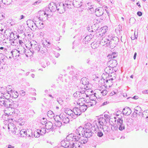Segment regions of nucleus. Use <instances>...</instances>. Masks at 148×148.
Returning a JSON list of instances; mask_svg holds the SVG:
<instances>
[{
  "mask_svg": "<svg viewBox=\"0 0 148 148\" xmlns=\"http://www.w3.org/2000/svg\"><path fill=\"white\" fill-rule=\"evenodd\" d=\"M92 38V36L91 34L86 36L83 39V42L85 44L88 43V41H90Z\"/></svg>",
  "mask_w": 148,
  "mask_h": 148,
  "instance_id": "nucleus-25",
  "label": "nucleus"
},
{
  "mask_svg": "<svg viewBox=\"0 0 148 148\" xmlns=\"http://www.w3.org/2000/svg\"><path fill=\"white\" fill-rule=\"evenodd\" d=\"M57 117H59L62 122L65 124L68 123L69 121V117L66 116L64 115L60 114V115H56Z\"/></svg>",
  "mask_w": 148,
  "mask_h": 148,
  "instance_id": "nucleus-6",
  "label": "nucleus"
},
{
  "mask_svg": "<svg viewBox=\"0 0 148 148\" xmlns=\"http://www.w3.org/2000/svg\"><path fill=\"white\" fill-rule=\"evenodd\" d=\"M57 101L58 102V103H59V104H60L61 105H62V104L63 103V101L60 98H58L57 99Z\"/></svg>",
  "mask_w": 148,
  "mask_h": 148,
  "instance_id": "nucleus-50",
  "label": "nucleus"
},
{
  "mask_svg": "<svg viewBox=\"0 0 148 148\" xmlns=\"http://www.w3.org/2000/svg\"><path fill=\"white\" fill-rule=\"evenodd\" d=\"M134 112L132 113V116L133 117L134 116H137V115H140L142 114V110L141 108L139 106H137L134 108Z\"/></svg>",
  "mask_w": 148,
  "mask_h": 148,
  "instance_id": "nucleus-7",
  "label": "nucleus"
},
{
  "mask_svg": "<svg viewBox=\"0 0 148 148\" xmlns=\"http://www.w3.org/2000/svg\"><path fill=\"white\" fill-rule=\"evenodd\" d=\"M86 101L84 100L83 102H85V104L86 106H87V108H88V107H89L90 106H92V104L91 103V102L90 101L87 102V100H86Z\"/></svg>",
  "mask_w": 148,
  "mask_h": 148,
  "instance_id": "nucleus-44",
  "label": "nucleus"
},
{
  "mask_svg": "<svg viewBox=\"0 0 148 148\" xmlns=\"http://www.w3.org/2000/svg\"><path fill=\"white\" fill-rule=\"evenodd\" d=\"M0 97H1L0 98V105L2 106H4L5 107L6 104L5 102L6 99L5 100L4 98L2 96H1Z\"/></svg>",
  "mask_w": 148,
  "mask_h": 148,
  "instance_id": "nucleus-39",
  "label": "nucleus"
},
{
  "mask_svg": "<svg viewBox=\"0 0 148 148\" xmlns=\"http://www.w3.org/2000/svg\"><path fill=\"white\" fill-rule=\"evenodd\" d=\"M92 96H94V98L92 100H90V101L91 102V103L92 104V106L95 105L97 102L96 101L97 97H96L95 94H92Z\"/></svg>",
  "mask_w": 148,
  "mask_h": 148,
  "instance_id": "nucleus-40",
  "label": "nucleus"
},
{
  "mask_svg": "<svg viewBox=\"0 0 148 148\" xmlns=\"http://www.w3.org/2000/svg\"><path fill=\"white\" fill-rule=\"evenodd\" d=\"M68 141L66 142L64 146L65 148H73L74 147V141H69L67 140Z\"/></svg>",
  "mask_w": 148,
  "mask_h": 148,
  "instance_id": "nucleus-24",
  "label": "nucleus"
},
{
  "mask_svg": "<svg viewBox=\"0 0 148 148\" xmlns=\"http://www.w3.org/2000/svg\"><path fill=\"white\" fill-rule=\"evenodd\" d=\"M46 128H41L40 129H38V131H39L41 135L45 134L46 132Z\"/></svg>",
  "mask_w": 148,
  "mask_h": 148,
  "instance_id": "nucleus-41",
  "label": "nucleus"
},
{
  "mask_svg": "<svg viewBox=\"0 0 148 148\" xmlns=\"http://www.w3.org/2000/svg\"><path fill=\"white\" fill-rule=\"evenodd\" d=\"M110 41L111 42H112L116 45L118 44L119 41V40L117 37L114 36Z\"/></svg>",
  "mask_w": 148,
  "mask_h": 148,
  "instance_id": "nucleus-32",
  "label": "nucleus"
},
{
  "mask_svg": "<svg viewBox=\"0 0 148 148\" xmlns=\"http://www.w3.org/2000/svg\"><path fill=\"white\" fill-rule=\"evenodd\" d=\"M91 47L93 49H95L97 47V44L95 43L94 42H92L91 43Z\"/></svg>",
  "mask_w": 148,
  "mask_h": 148,
  "instance_id": "nucleus-52",
  "label": "nucleus"
},
{
  "mask_svg": "<svg viewBox=\"0 0 148 148\" xmlns=\"http://www.w3.org/2000/svg\"><path fill=\"white\" fill-rule=\"evenodd\" d=\"M73 4L74 7L79 8L82 5V0H73Z\"/></svg>",
  "mask_w": 148,
  "mask_h": 148,
  "instance_id": "nucleus-17",
  "label": "nucleus"
},
{
  "mask_svg": "<svg viewBox=\"0 0 148 148\" xmlns=\"http://www.w3.org/2000/svg\"><path fill=\"white\" fill-rule=\"evenodd\" d=\"M91 62V61L90 58H88L86 60V63L87 64H89Z\"/></svg>",
  "mask_w": 148,
  "mask_h": 148,
  "instance_id": "nucleus-64",
  "label": "nucleus"
},
{
  "mask_svg": "<svg viewBox=\"0 0 148 148\" xmlns=\"http://www.w3.org/2000/svg\"><path fill=\"white\" fill-rule=\"evenodd\" d=\"M96 121H94L92 124L90 123H87L85 124L84 127L86 132V138H90L94 134L92 131L95 127H97V125H96Z\"/></svg>",
  "mask_w": 148,
  "mask_h": 148,
  "instance_id": "nucleus-1",
  "label": "nucleus"
},
{
  "mask_svg": "<svg viewBox=\"0 0 148 148\" xmlns=\"http://www.w3.org/2000/svg\"><path fill=\"white\" fill-rule=\"evenodd\" d=\"M53 117L55 121V126L58 127H60L62 125V121H59V117H57L56 116H55V115L53 116Z\"/></svg>",
  "mask_w": 148,
  "mask_h": 148,
  "instance_id": "nucleus-18",
  "label": "nucleus"
},
{
  "mask_svg": "<svg viewBox=\"0 0 148 148\" xmlns=\"http://www.w3.org/2000/svg\"><path fill=\"white\" fill-rule=\"evenodd\" d=\"M114 36V35L111 34H109L108 36V37L106 40V41H104V42L106 43V44H108V45H111L112 42H111L110 41L112 40V38H113Z\"/></svg>",
  "mask_w": 148,
  "mask_h": 148,
  "instance_id": "nucleus-20",
  "label": "nucleus"
},
{
  "mask_svg": "<svg viewBox=\"0 0 148 148\" xmlns=\"http://www.w3.org/2000/svg\"><path fill=\"white\" fill-rule=\"evenodd\" d=\"M86 138V139H85V140L83 139V140H82L81 141H80V143H81V145H83V144H85L87 143V142L88 141V138Z\"/></svg>",
  "mask_w": 148,
  "mask_h": 148,
  "instance_id": "nucleus-55",
  "label": "nucleus"
},
{
  "mask_svg": "<svg viewBox=\"0 0 148 148\" xmlns=\"http://www.w3.org/2000/svg\"><path fill=\"white\" fill-rule=\"evenodd\" d=\"M41 2V0H38L34 2V5H38Z\"/></svg>",
  "mask_w": 148,
  "mask_h": 148,
  "instance_id": "nucleus-63",
  "label": "nucleus"
},
{
  "mask_svg": "<svg viewBox=\"0 0 148 148\" xmlns=\"http://www.w3.org/2000/svg\"><path fill=\"white\" fill-rule=\"evenodd\" d=\"M27 99V101L29 103H32L33 102V100H36V98L35 97H29Z\"/></svg>",
  "mask_w": 148,
  "mask_h": 148,
  "instance_id": "nucleus-45",
  "label": "nucleus"
},
{
  "mask_svg": "<svg viewBox=\"0 0 148 148\" xmlns=\"http://www.w3.org/2000/svg\"><path fill=\"white\" fill-rule=\"evenodd\" d=\"M135 117V121L138 124H143L144 121L145 120V119L142 117L140 116V115H137V116H134Z\"/></svg>",
  "mask_w": 148,
  "mask_h": 148,
  "instance_id": "nucleus-13",
  "label": "nucleus"
},
{
  "mask_svg": "<svg viewBox=\"0 0 148 148\" xmlns=\"http://www.w3.org/2000/svg\"><path fill=\"white\" fill-rule=\"evenodd\" d=\"M80 83L83 85L86 86V88H88V85H89V82L88 80L86 77H83L82 78L80 81Z\"/></svg>",
  "mask_w": 148,
  "mask_h": 148,
  "instance_id": "nucleus-19",
  "label": "nucleus"
},
{
  "mask_svg": "<svg viewBox=\"0 0 148 148\" xmlns=\"http://www.w3.org/2000/svg\"><path fill=\"white\" fill-rule=\"evenodd\" d=\"M5 105V107L7 108H10L11 106V104L12 103L13 101L11 99H6Z\"/></svg>",
  "mask_w": 148,
  "mask_h": 148,
  "instance_id": "nucleus-26",
  "label": "nucleus"
},
{
  "mask_svg": "<svg viewBox=\"0 0 148 148\" xmlns=\"http://www.w3.org/2000/svg\"><path fill=\"white\" fill-rule=\"evenodd\" d=\"M96 121V125L98 123L100 125L103 126L106 124L107 121L106 119L103 117L99 118L98 121Z\"/></svg>",
  "mask_w": 148,
  "mask_h": 148,
  "instance_id": "nucleus-15",
  "label": "nucleus"
},
{
  "mask_svg": "<svg viewBox=\"0 0 148 148\" xmlns=\"http://www.w3.org/2000/svg\"><path fill=\"white\" fill-rule=\"evenodd\" d=\"M142 116L144 119L148 118V110L144 111L142 113Z\"/></svg>",
  "mask_w": 148,
  "mask_h": 148,
  "instance_id": "nucleus-34",
  "label": "nucleus"
},
{
  "mask_svg": "<svg viewBox=\"0 0 148 148\" xmlns=\"http://www.w3.org/2000/svg\"><path fill=\"white\" fill-rule=\"evenodd\" d=\"M6 29V24L5 23H0V30L1 32L3 30L5 31Z\"/></svg>",
  "mask_w": 148,
  "mask_h": 148,
  "instance_id": "nucleus-33",
  "label": "nucleus"
},
{
  "mask_svg": "<svg viewBox=\"0 0 148 148\" xmlns=\"http://www.w3.org/2000/svg\"><path fill=\"white\" fill-rule=\"evenodd\" d=\"M80 96L79 97H81V99H84L85 97H88V95L86 94H81L79 95Z\"/></svg>",
  "mask_w": 148,
  "mask_h": 148,
  "instance_id": "nucleus-54",
  "label": "nucleus"
},
{
  "mask_svg": "<svg viewBox=\"0 0 148 148\" xmlns=\"http://www.w3.org/2000/svg\"><path fill=\"white\" fill-rule=\"evenodd\" d=\"M18 105V103L17 101H13L12 103L11 104V109H16Z\"/></svg>",
  "mask_w": 148,
  "mask_h": 148,
  "instance_id": "nucleus-37",
  "label": "nucleus"
},
{
  "mask_svg": "<svg viewBox=\"0 0 148 148\" xmlns=\"http://www.w3.org/2000/svg\"><path fill=\"white\" fill-rule=\"evenodd\" d=\"M46 10L45 11L40 10L39 11V14L40 15V16L38 18V19H39V21H43L44 18L45 17L47 18V16L48 15V14H47L45 12Z\"/></svg>",
  "mask_w": 148,
  "mask_h": 148,
  "instance_id": "nucleus-10",
  "label": "nucleus"
},
{
  "mask_svg": "<svg viewBox=\"0 0 148 148\" xmlns=\"http://www.w3.org/2000/svg\"><path fill=\"white\" fill-rule=\"evenodd\" d=\"M79 108L82 112H84L87 109V106H86L85 103L83 102L82 103H79Z\"/></svg>",
  "mask_w": 148,
  "mask_h": 148,
  "instance_id": "nucleus-27",
  "label": "nucleus"
},
{
  "mask_svg": "<svg viewBox=\"0 0 148 148\" xmlns=\"http://www.w3.org/2000/svg\"><path fill=\"white\" fill-rule=\"evenodd\" d=\"M44 27V24L42 22H41V23L39 26H37V27L38 29H42Z\"/></svg>",
  "mask_w": 148,
  "mask_h": 148,
  "instance_id": "nucleus-53",
  "label": "nucleus"
},
{
  "mask_svg": "<svg viewBox=\"0 0 148 148\" xmlns=\"http://www.w3.org/2000/svg\"><path fill=\"white\" fill-rule=\"evenodd\" d=\"M103 131V128L100 126L99 127L97 125V127L95 128L94 129L93 132L97 134L98 136L101 137L103 136V133L102 131Z\"/></svg>",
  "mask_w": 148,
  "mask_h": 148,
  "instance_id": "nucleus-5",
  "label": "nucleus"
},
{
  "mask_svg": "<svg viewBox=\"0 0 148 148\" xmlns=\"http://www.w3.org/2000/svg\"><path fill=\"white\" fill-rule=\"evenodd\" d=\"M77 87L78 88H80L81 90L80 91L78 92V93L79 95H80L81 94H86L85 93V90H86L85 88H81L80 86H79V85L78 86H77Z\"/></svg>",
  "mask_w": 148,
  "mask_h": 148,
  "instance_id": "nucleus-36",
  "label": "nucleus"
},
{
  "mask_svg": "<svg viewBox=\"0 0 148 148\" xmlns=\"http://www.w3.org/2000/svg\"><path fill=\"white\" fill-rule=\"evenodd\" d=\"M41 46L40 47V50H39V51H40V52L42 54L45 53L46 50V48H45L44 47L43 48H41Z\"/></svg>",
  "mask_w": 148,
  "mask_h": 148,
  "instance_id": "nucleus-56",
  "label": "nucleus"
},
{
  "mask_svg": "<svg viewBox=\"0 0 148 148\" xmlns=\"http://www.w3.org/2000/svg\"><path fill=\"white\" fill-rule=\"evenodd\" d=\"M12 86H8L7 87V92H10L11 93L12 92V89H11V87Z\"/></svg>",
  "mask_w": 148,
  "mask_h": 148,
  "instance_id": "nucleus-51",
  "label": "nucleus"
},
{
  "mask_svg": "<svg viewBox=\"0 0 148 148\" xmlns=\"http://www.w3.org/2000/svg\"><path fill=\"white\" fill-rule=\"evenodd\" d=\"M79 72L80 71L77 70H76L75 71H74L72 77L73 79H75V77L76 78V79H77V78L78 77Z\"/></svg>",
  "mask_w": 148,
  "mask_h": 148,
  "instance_id": "nucleus-38",
  "label": "nucleus"
},
{
  "mask_svg": "<svg viewBox=\"0 0 148 148\" xmlns=\"http://www.w3.org/2000/svg\"><path fill=\"white\" fill-rule=\"evenodd\" d=\"M108 27L106 26H104L101 28V36H103L102 38L105 36Z\"/></svg>",
  "mask_w": 148,
  "mask_h": 148,
  "instance_id": "nucleus-28",
  "label": "nucleus"
},
{
  "mask_svg": "<svg viewBox=\"0 0 148 148\" xmlns=\"http://www.w3.org/2000/svg\"><path fill=\"white\" fill-rule=\"evenodd\" d=\"M16 130V128H14V131H13V132H15L14 134L16 135H18V133H20V135L21 137H24L25 136H27V131H25L24 129H23L21 131L18 130L17 132V133L15 131Z\"/></svg>",
  "mask_w": 148,
  "mask_h": 148,
  "instance_id": "nucleus-11",
  "label": "nucleus"
},
{
  "mask_svg": "<svg viewBox=\"0 0 148 148\" xmlns=\"http://www.w3.org/2000/svg\"><path fill=\"white\" fill-rule=\"evenodd\" d=\"M4 55L2 53H0V60H3L4 59Z\"/></svg>",
  "mask_w": 148,
  "mask_h": 148,
  "instance_id": "nucleus-61",
  "label": "nucleus"
},
{
  "mask_svg": "<svg viewBox=\"0 0 148 148\" xmlns=\"http://www.w3.org/2000/svg\"><path fill=\"white\" fill-rule=\"evenodd\" d=\"M108 56L109 57V58H110L111 59H114L117 56L113 55V54H111V55H109Z\"/></svg>",
  "mask_w": 148,
  "mask_h": 148,
  "instance_id": "nucleus-62",
  "label": "nucleus"
},
{
  "mask_svg": "<svg viewBox=\"0 0 148 148\" xmlns=\"http://www.w3.org/2000/svg\"><path fill=\"white\" fill-rule=\"evenodd\" d=\"M110 77L109 76H107L106 77V79H103V81L105 85H107V84H108V82H110V79H109V78H110ZM111 83H112V81H111Z\"/></svg>",
  "mask_w": 148,
  "mask_h": 148,
  "instance_id": "nucleus-43",
  "label": "nucleus"
},
{
  "mask_svg": "<svg viewBox=\"0 0 148 148\" xmlns=\"http://www.w3.org/2000/svg\"><path fill=\"white\" fill-rule=\"evenodd\" d=\"M117 127L121 131H122L125 129V124L123 123V121L122 119H118L117 120Z\"/></svg>",
  "mask_w": 148,
  "mask_h": 148,
  "instance_id": "nucleus-8",
  "label": "nucleus"
},
{
  "mask_svg": "<svg viewBox=\"0 0 148 148\" xmlns=\"http://www.w3.org/2000/svg\"><path fill=\"white\" fill-rule=\"evenodd\" d=\"M117 64V62L114 59L110 60L108 62L107 65L111 68H114Z\"/></svg>",
  "mask_w": 148,
  "mask_h": 148,
  "instance_id": "nucleus-12",
  "label": "nucleus"
},
{
  "mask_svg": "<svg viewBox=\"0 0 148 148\" xmlns=\"http://www.w3.org/2000/svg\"><path fill=\"white\" fill-rule=\"evenodd\" d=\"M76 134H71L69 135L66 138V139L67 140H69V141H78V140L79 139L80 137L78 135H76Z\"/></svg>",
  "mask_w": 148,
  "mask_h": 148,
  "instance_id": "nucleus-2",
  "label": "nucleus"
},
{
  "mask_svg": "<svg viewBox=\"0 0 148 148\" xmlns=\"http://www.w3.org/2000/svg\"><path fill=\"white\" fill-rule=\"evenodd\" d=\"M57 10L58 11V12L60 14H62L65 12V10L64 9V10H60V8H57Z\"/></svg>",
  "mask_w": 148,
  "mask_h": 148,
  "instance_id": "nucleus-57",
  "label": "nucleus"
},
{
  "mask_svg": "<svg viewBox=\"0 0 148 148\" xmlns=\"http://www.w3.org/2000/svg\"><path fill=\"white\" fill-rule=\"evenodd\" d=\"M27 137H33L34 136H35V134H33L32 130H31L30 132H28V133L27 135Z\"/></svg>",
  "mask_w": 148,
  "mask_h": 148,
  "instance_id": "nucleus-48",
  "label": "nucleus"
},
{
  "mask_svg": "<svg viewBox=\"0 0 148 148\" xmlns=\"http://www.w3.org/2000/svg\"><path fill=\"white\" fill-rule=\"evenodd\" d=\"M46 128L47 130H53V124L51 122H49L47 123L45 125Z\"/></svg>",
  "mask_w": 148,
  "mask_h": 148,
  "instance_id": "nucleus-29",
  "label": "nucleus"
},
{
  "mask_svg": "<svg viewBox=\"0 0 148 148\" xmlns=\"http://www.w3.org/2000/svg\"><path fill=\"white\" fill-rule=\"evenodd\" d=\"M73 145H74V147H75V148H81L83 145H81L80 141H74Z\"/></svg>",
  "mask_w": 148,
  "mask_h": 148,
  "instance_id": "nucleus-30",
  "label": "nucleus"
},
{
  "mask_svg": "<svg viewBox=\"0 0 148 148\" xmlns=\"http://www.w3.org/2000/svg\"><path fill=\"white\" fill-rule=\"evenodd\" d=\"M11 96V94L9 92H4L2 96L4 98H5V99H10L9 98Z\"/></svg>",
  "mask_w": 148,
  "mask_h": 148,
  "instance_id": "nucleus-35",
  "label": "nucleus"
},
{
  "mask_svg": "<svg viewBox=\"0 0 148 148\" xmlns=\"http://www.w3.org/2000/svg\"><path fill=\"white\" fill-rule=\"evenodd\" d=\"M104 88L100 87L98 90L99 91V92L101 93L103 96H105L107 93L108 91L106 90V87L105 86H103Z\"/></svg>",
  "mask_w": 148,
  "mask_h": 148,
  "instance_id": "nucleus-23",
  "label": "nucleus"
},
{
  "mask_svg": "<svg viewBox=\"0 0 148 148\" xmlns=\"http://www.w3.org/2000/svg\"><path fill=\"white\" fill-rule=\"evenodd\" d=\"M10 54L12 57H13L15 60H18V58L20 56L18 51L16 49H13L11 51Z\"/></svg>",
  "mask_w": 148,
  "mask_h": 148,
  "instance_id": "nucleus-9",
  "label": "nucleus"
},
{
  "mask_svg": "<svg viewBox=\"0 0 148 148\" xmlns=\"http://www.w3.org/2000/svg\"><path fill=\"white\" fill-rule=\"evenodd\" d=\"M36 18H34L33 19V21H32L33 22H34V25H35V26L36 27H37V26H39V25L41 23V22H40L39 21H37L35 20Z\"/></svg>",
  "mask_w": 148,
  "mask_h": 148,
  "instance_id": "nucleus-42",
  "label": "nucleus"
},
{
  "mask_svg": "<svg viewBox=\"0 0 148 148\" xmlns=\"http://www.w3.org/2000/svg\"><path fill=\"white\" fill-rule=\"evenodd\" d=\"M18 51L19 53L20 54H23L25 53L26 52V49L23 47H22V50H21Z\"/></svg>",
  "mask_w": 148,
  "mask_h": 148,
  "instance_id": "nucleus-49",
  "label": "nucleus"
},
{
  "mask_svg": "<svg viewBox=\"0 0 148 148\" xmlns=\"http://www.w3.org/2000/svg\"><path fill=\"white\" fill-rule=\"evenodd\" d=\"M32 48L33 49V52H38L40 50V47H41L40 45H38L37 44H35L32 46V44H31Z\"/></svg>",
  "mask_w": 148,
  "mask_h": 148,
  "instance_id": "nucleus-22",
  "label": "nucleus"
},
{
  "mask_svg": "<svg viewBox=\"0 0 148 148\" xmlns=\"http://www.w3.org/2000/svg\"><path fill=\"white\" fill-rule=\"evenodd\" d=\"M25 92L23 90H21L19 91V93L22 96H24L25 94Z\"/></svg>",
  "mask_w": 148,
  "mask_h": 148,
  "instance_id": "nucleus-59",
  "label": "nucleus"
},
{
  "mask_svg": "<svg viewBox=\"0 0 148 148\" xmlns=\"http://www.w3.org/2000/svg\"><path fill=\"white\" fill-rule=\"evenodd\" d=\"M47 115L50 118L53 117V116L54 115L53 112L51 110H49L47 112Z\"/></svg>",
  "mask_w": 148,
  "mask_h": 148,
  "instance_id": "nucleus-46",
  "label": "nucleus"
},
{
  "mask_svg": "<svg viewBox=\"0 0 148 148\" xmlns=\"http://www.w3.org/2000/svg\"><path fill=\"white\" fill-rule=\"evenodd\" d=\"M123 114L127 115H130L131 112L132 111L131 109L129 107H125L124 108L123 110Z\"/></svg>",
  "mask_w": 148,
  "mask_h": 148,
  "instance_id": "nucleus-21",
  "label": "nucleus"
},
{
  "mask_svg": "<svg viewBox=\"0 0 148 148\" xmlns=\"http://www.w3.org/2000/svg\"><path fill=\"white\" fill-rule=\"evenodd\" d=\"M34 134H35V137H39L40 135H41L39 131H38V129L34 131Z\"/></svg>",
  "mask_w": 148,
  "mask_h": 148,
  "instance_id": "nucleus-47",
  "label": "nucleus"
},
{
  "mask_svg": "<svg viewBox=\"0 0 148 148\" xmlns=\"http://www.w3.org/2000/svg\"><path fill=\"white\" fill-rule=\"evenodd\" d=\"M75 132L77 135H78L80 136H85L86 137V132L84 127L80 126L76 129Z\"/></svg>",
  "mask_w": 148,
  "mask_h": 148,
  "instance_id": "nucleus-4",
  "label": "nucleus"
},
{
  "mask_svg": "<svg viewBox=\"0 0 148 148\" xmlns=\"http://www.w3.org/2000/svg\"><path fill=\"white\" fill-rule=\"evenodd\" d=\"M104 117L106 119L108 120V121L109 120H110V116L108 114H105L104 115Z\"/></svg>",
  "mask_w": 148,
  "mask_h": 148,
  "instance_id": "nucleus-60",
  "label": "nucleus"
},
{
  "mask_svg": "<svg viewBox=\"0 0 148 148\" xmlns=\"http://www.w3.org/2000/svg\"><path fill=\"white\" fill-rule=\"evenodd\" d=\"M70 112H73L76 115L78 116L80 115L82 113V110H81L80 108L78 107H75L73 108L72 110H70Z\"/></svg>",
  "mask_w": 148,
  "mask_h": 148,
  "instance_id": "nucleus-14",
  "label": "nucleus"
},
{
  "mask_svg": "<svg viewBox=\"0 0 148 148\" xmlns=\"http://www.w3.org/2000/svg\"><path fill=\"white\" fill-rule=\"evenodd\" d=\"M58 8V6L55 3L51 2L49 3L48 7L45 8V10L46 11L47 10L48 11L49 10L51 12H54L56 11Z\"/></svg>",
  "mask_w": 148,
  "mask_h": 148,
  "instance_id": "nucleus-3",
  "label": "nucleus"
},
{
  "mask_svg": "<svg viewBox=\"0 0 148 148\" xmlns=\"http://www.w3.org/2000/svg\"><path fill=\"white\" fill-rule=\"evenodd\" d=\"M104 10L102 8L99 7L95 9V14L97 16L102 15L104 13Z\"/></svg>",
  "mask_w": 148,
  "mask_h": 148,
  "instance_id": "nucleus-16",
  "label": "nucleus"
},
{
  "mask_svg": "<svg viewBox=\"0 0 148 148\" xmlns=\"http://www.w3.org/2000/svg\"><path fill=\"white\" fill-rule=\"evenodd\" d=\"M14 95L13 93L12 94V96L14 98H16L18 96V92L16 91L14 92Z\"/></svg>",
  "mask_w": 148,
  "mask_h": 148,
  "instance_id": "nucleus-58",
  "label": "nucleus"
},
{
  "mask_svg": "<svg viewBox=\"0 0 148 148\" xmlns=\"http://www.w3.org/2000/svg\"><path fill=\"white\" fill-rule=\"evenodd\" d=\"M109 66H108L105 69V71L108 75H111V74L114 72L113 68L111 70Z\"/></svg>",
  "mask_w": 148,
  "mask_h": 148,
  "instance_id": "nucleus-31",
  "label": "nucleus"
}]
</instances>
